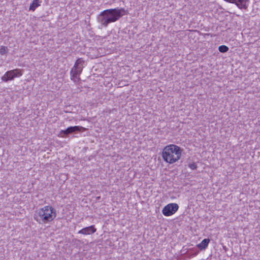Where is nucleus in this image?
<instances>
[{"instance_id":"5","label":"nucleus","mask_w":260,"mask_h":260,"mask_svg":"<svg viewBox=\"0 0 260 260\" xmlns=\"http://www.w3.org/2000/svg\"><path fill=\"white\" fill-rule=\"evenodd\" d=\"M179 206L176 203H170L164 207L162 210V214L166 216L174 214L178 209Z\"/></svg>"},{"instance_id":"3","label":"nucleus","mask_w":260,"mask_h":260,"mask_svg":"<svg viewBox=\"0 0 260 260\" xmlns=\"http://www.w3.org/2000/svg\"><path fill=\"white\" fill-rule=\"evenodd\" d=\"M56 216V210L50 206H46L35 212L34 218L39 223L52 221Z\"/></svg>"},{"instance_id":"7","label":"nucleus","mask_w":260,"mask_h":260,"mask_svg":"<svg viewBox=\"0 0 260 260\" xmlns=\"http://www.w3.org/2000/svg\"><path fill=\"white\" fill-rule=\"evenodd\" d=\"M86 129L85 128L80 126H70L68 127L65 130H61L60 132V134H62L63 136H67L69 134H72L73 133H75L77 132H83Z\"/></svg>"},{"instance_id":"9","label":"nucleus","mask_w":260,"mask_h":260,"mask_svg":"<svg viewBox=\"0 0 260 260\" xmlns=\"http://www.w3.org/2000/svg\"><path fill=\"white\" fill-rule=\"evenodd\" d=\"M96 230V229L94 225H91L81 229L78 233L83 235H90L95 233Z\"/></svg>"},{"instance_id":"1","label":"nucleus","mask_w":260,"mask_h":260,"mask_svg":"<svg viewBox=\"0 0 260 260\" xmlns=\"http://www.w3.org/2000/svg\"><path fill=\"white\" fill-rule=\"evenodd\" d=\"M125 10L123 8L107 9L102 11L98 17V21L106 27L112 22L119 20L124 14Z\"/></svg>"},{"instance_id":"4","label":"nucleus","mask_w":260,"mask_h":260,"mask_svg":"<svg viewBox=\"0 0 260 260\" xmlns=\"http://www.w3.org/2000/svg\"><path fill=\"white\" fill-rule=\"evenodd\" d=\"M84 62L85 61L82 58H79L76 60L74 66L72 68L70 72L71 79L72 80L76 82L75 79L76 78H78V80L80 79L79 77L82 71Z\"/></svg>"},{"instance_id":"8","label":"nucleus","mask_w":260,"mask_h":260,"mask_svg":"<svg viewBox=\"0 0 260 260\" xmlns=\"http://www.w3.org/2000/svg\"><path fill=\"white\" fill-rule=\"evenodd\" d=\"M230 3L235 4L236 6L240 9H246L248 5L246 4L248 0H224Z\"/></svg>"},{"instance_id":"13","label":"nucleus","mask_w":260,"mask_h":260,"mask_svg":"<svg viewBox=\"0 0 260 260\" xmlns=\"http://www.w3.org/2000/svg\"><path fill=\"white\" fill-rule=\"evenodd\" d=\"M8 52V48L6 46H2L0 48V53L1 55H4Z\"/></svg>"},{"instance_id":"6","label":"nucleus","mask_w":260,"mask_h":260,"mask_svg":"<svg viewBox=\"0 0 260 260\" xmlns=\"http://www.w3.org/2000/svg\"><path fill=\"white\" fill-rule=\"evenodd\" d=\"M22 75L21 71L19 69L7 71L5 75L2 77L3 81L7 82L9 80H12L16 77Z\"/></svg>"},{"instance_id":"10","label":"nucleus","mask_w":260,"mask_h":260,"mask_svg":"<svg viewBox=\"0 0 260 260\" xmlns=\"http://www.w3.org/2000/svg\"><path fill=\"white\" fill-rule=\"evenodd\" d=\"M210 240L209 239H204L200 244L197 245L198 247L201 250H205L208 246Z\"/></svg>"},{"instance_id":"2","label":"nucleus","mask_w":260,"mask_h":260,"mask_svg":"<svg viewBox=\"0 0 260 260\" xmlns=\"http://www.w3.org/2000/svg\"><path fill=\"white\" fill-rule=\"evenodd\" d=\"M182 151L178 146L170 144L163 149L162 157L166 162L172 164L180 158Z\"/></svg>"},{"instance_id":"11","label":"nucleus","mask_w":260,"mask_h":260,"mask_svg":"<svg viewBox=\"0 0 260 260\" xmlns=\"http://www.w3.org/2000/svg\"><path fill=\"white\" fill-rule=\"evenodd\" d=\"M41 2L39 0H34L29 6V10L34 11L36 9L40 6Z\"/></svg>"},{"instance_id":"12","label":"nucleus","mask_w":260,"mask_h":260,"mask_svg":"<svg viewBox=\"0 0 260 260\" xmlns=\"http://www.w3.org/2000/svg\"><path fill=\"white\" fill-rule=\"evenodd\" d=\"M218 50L221 53H225L229 50V47L225 45H221L218 47Z\"/></svg>"},{"instance_id":"14","label":"nucleus","mask_w":260,"mask_h":260,"mask_svg":"<svg viewBox=\"0 0 260 260\" xmlns=\"http://www.w3.org/2000/svg\"><path fill=\"white\" fill-rule=\"evenodd\" d=\"M188 167L191 170H196L197 168V166L195 163H192L188 165Z\"/></svg>"}]
</instances>
